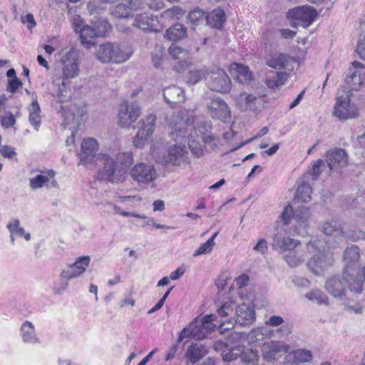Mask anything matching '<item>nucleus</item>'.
<instances>
[{"instance_id":"1","label":"nucleus","mask_w":365,"mask_h":365,"mask_svg":"<svg viewBox=\"0 0 365 365\" xmlns=\"http://www.w3.org/2000/svg\"><path fill=\"white\" fill-rule=\"evenodd\" d=\"M167 121L171 128L170 137L176 142L188 140V146L193 155L201 157L204 154V145L194 139L192 133L188 132V126L195 121L193 111L182 109L167 118Z\"/></svg>"},{"instance_id":"2","label":"nucleus","mask_w":365,"mask_h":365,"mask_svg":"<svg viewBox=\"0 0 365 365\" xmlns=\"http://www.w3.org/2000/svg\"><path fill=\"white\" fill-rule=\"evenodd\" d=\"M61 75L53 77V85L57 88L53 93L56 100L63 103L67 101L68 96L64 94L69 87L70 80L77 77L79 74V61L76 53L73 50L65 53L61 58Z\"/></svg>"},{"instance_id":"3","label":"nucleus","mask_w":365,"mask_h":365,"mask_svg":"<svg viewBox=\"0 0 365 365\" xmlns=\"http://www.w3.org/2000/svg\"><path fill=\"white\" fill-rule=\"evenodd\" d=\"M328 249L335 248L336 245H331L329 240L327 242L316 239L311 240L307 245V250L309 252H314L312 257L307 262L309 269L315 275H320L325 270L329 269L333 264L334 259L332 256L326 251V247Z\"/></svg>"},{"instance_id":"4","label":"nucleus","mask_w":365,"mask_h":365,"mask_svg":"<svg viewBox=\"0 0 365 365\" xmlns=\"http://www.w3.org/2000/svg\"><path fill=\"white\" fill-rule=\"evenodd\" d=\"M353 276V269L347 265L343 272L342 278L330 277L325 283V288L331 295L340 300L345 299L346 287L352 292L360 294L362 292V281L359 277Z\"/></svg>"},{"instance_id":"5","label":"nucleus","mask_w":365,"mask_h":365,"mask_svg":"<svg viewBox=\"0 0 365 365\" xmlns=\"http://www.w3.org/2000/svg\"><path fill=\"white\" fill-rule=\"evenodd\" d=\"M73 26L75 31L79 33L81 43L87 45L93 44L96 38L104 36L111 29L106 20L99 19L86 25L79 16L73 19Z\"/></svg>"},{"instance_id":"6","label":"nucleus","mask_w":365,"mask_h":365,"mask_svg":"<svg viewBox=\"0 0 365 365\" xmlns=\"http://www.w3.org/2000/svg\"><path fill=\"white\" fill-rule=\"evenodd\" d=\"M100 168L98 172V178L106 182L118 184L125 181L127 172L119 168L115 158L107 153L99 154L96 157Z\"/></svg>"},{"instance_id":"7","label":"nucleus","mask_w":365,"mask_h":365,"mask_svg":"<svg viewBox=\"0 0 365 365\" xmlns=\"http://www.w3.org/2000/svg\"><path fill=\"white\" fill-rule=\"evenodd\" d=\"M96 56L102 63H120L129 59L131 52L124 46L122 47L112 43H106L99 46Z\"/></svg>"},{"instance_id":"8","label":"nucleus","mask_w":365,"mask_h":365,"mask_svg":"<svg viewBox=\"0 0 365 365\" xmlns=\"http://www.w3.org/2000/svg\"><path fill=\"white\" fill-rule=\"evenodd\" d=\"M151 154L156 162L162 164H171L179 165L186 160V146L185 145H175L167 151L163 148H151Z\"/></svg>"},{"instance_id":"9","label":"nucleus","mask_w":365,"mask_h":365,"mask_svg":"<svg viewBox=\"0 0 365 365\" xmlns=\"http://www.w3.org/2000/svg\"><path fill=\"white\" fill-rule=\"evenodd\" d=\"M236 319L229 318L220 322L221 329L223 330L231 329L235 324L240 326H246L252 324L255 320V311L251 304H242L235 309Z\"/></svg>"},{"instance_id":"10","label":"nucleus","mask_w":365,"mask_h":365,"mask_svg":"<svg viewBox=\"0 0 365 365\" xmlns=\"http://www.w3.org/2000/svg\"><path fill=\"white\" fill-rule=\"evenodd\" d=\"M140 114L141 108L138 105L125 101L119 105L118 124L122 128H130Z\"/></svg>"},{"instance_id":"11","label":"nucleus","mask_w":365,"mask_h":365,"mask_svg":"<svg viewBox=\"0 0 365 365\" xmlns=\"http://www.w3.org/2000/svg\"><path fill=\"white\" fill-rule=\"evenodd\" d=\"M132 179L138 184H148L158 176L157 170L150 163H138L130 171Z\"/></svg>"},{"instance_id":"12","label":"nucleus","mask_w":365,"mask_h":365,"mask_svg":"<svg viewBox=\"0 0 365 365\" xmlns=\"http://www.w3.org/2000/svg\"><path fill=\"white\" fill-rule=\"evenodd\" d=\"M334 115L340 120H347L357 117L359 110L354 104L351 103L350 96L344 94L336 98Z\"/></svg>"},{"instance_id":"13","label":"nucleus","mask_w":365,"mask_h":365,"mask_svg":"<svg viewBox=\"0 0 365 365\" xmlns=\"http://www.w3.org/2000/svg\"><path fill=\"white\" fill-rule=\"evenodd\" d=\"M309 215V210L307 207L302 206L293 211L292 207L289 205L284 208L282 212L279 217L277 222L279 223V222H282L284 225H287L292 216L293 219L299 223V226L306 227Z\"/></svg>"},{"instance_id":"14","label":"nucleus","mask_w":365,"mask_h":365,"mask_svg":"<svg viewBox=\"0 0 365 365\" xmlns=\"http://www.w3.org/2000/svg\"><path fill=\"white\" fill-rule=\"evenodd\" d=\"M209 74L207 86L210 90L220 93H228L230 91L232 83L224 70L217 68Z\"/></svg>"},{"instance_id":"15","label":"nucleus","mask_w":365,"mask_h":365,"mask_svg":"<svg viewBox=\"0 0 365 365\" xmlns=\"http://www.w3.org/2000/svg\"><path fill=\"white\" fill-rule=\"evenodd\" d=\"M317 16V11L309 6H298L287 13L289 19L297 21L304 28L309 27L315 21Z\"/></svg>"},{"instance_id":"16","label":"nucleus","mask_w":365,"mask_h":365,"mask_svg":"<svg viewBox=\"0 0 365 365\" xmlns=\"http://www.w3.org/2000/svg\"><path fill=\"white\" fill-rule=\"evenodd\" d=\"M209 115L213 119L226 123L231 118V111L227 103L221 98H214L207 103Z\"/></svg>"},{"instance_id":"17","label":"nucleus","mask_w":365,"mask_h":365,"mask_svg":"<svg viewBox=\"0 0 365 365\" xmlns=\"http://www.w3.org/2000/svg\"><path fill=\"white\" fill-rule=\"evenodd\" d=\"M35 177L29 179V186L32 190H38L46 187V188H57L58 184L55 178L56 173L51 170H39Z\"/></svg>"},{"instance_id":"18","label":"nucleus","mask_w":365,"mask_h":365,"mask_svg":"<svg viewBox=\"0 0 365 365\" xmlns=\"http://www.w3.org/2000/svg\"><path fill=\"white\" fill-rule=\"evenodd\" d=\"M212 332L209 328L197 320H194L185 327L180 333L178 342L182 341L185 338L192 337L197 340L205 339L207 335Z\"/></svg>"},{"instance_id":"19","label":"nucleus","mask_w":365,"mask_h":365,"mask_svg":"<svg viewBox=\"0 0 365 365\" xmlns=\"http://www.w3.org/2000/svg\"><path fill=\"white\" fill-rule=\"evenodd\" d=\"M91 259L88 256L78 257L72 264L63 269L60 277L67 279L77 278L83 274L90 264Z\"/></svg>"},{"instance_id":"20","label":"nucleus","mask_w":365,"mask_h":365,"mask_svg":"<svg viewBox=\"0 0 365 365\" xmlns=\"http://www.w3.org/2000/svg\"><path fill=\"white\" fill-rule=\"evenodd\" d=\"M301 244L299 240L291 238L287 236H283L279 232L274 235L272 242V247L273 250L278 252L284 255L288 252L294 250Z\"/></svg>"},{"instance_id":"21","label":"nucleus","mask_w":365,"mask_h":365,"mask_svg":"<svg viewBox=\"0 0 365 365\" xmlns=\"http://www.w3.org/2000/svg\"><path fill=\"white\" fill-rule=\"evenodd\" d=\"M327 161L331 170L340 171L348 165V155L342 148H334L327 153Z\"/></svg>"},{"instance_id":"22","label":"nucleus","mask_w":365,"mask_h":365,"mask_svg":"<svg viewBox=\"0 0 365 365\" xmlns=\"http://www.w3.org/2000/svg\"><path fill=\"white\" fill-rule=\"evenodd\" d=\"M289 346L280 341H270L262 346V355L267 361H272L277 359V354L280 352L287 353Z\"/></svg>"},{"instance_id":"23","label":"nucleus","mask_w":365,"mask_h":365,"mask_svg":"<svg viewBox=\"0 0 365 365\" xmlns=\"http://www.w3.org/2000/svg\"><path fill=\"white\" fill-rule=\"evenodd\" d=\"M98 144L94 138L84 139L81 143V150L78 154L80 164L86 165L91 163L96 158Z\"/></svg>"},{"instance_id":"24","label":"nucleus","mask_w":365,"mask_h":365,"mask_svg":"<svg viewBox=\"0 0 365 365\" xmlns=\"http://www.w3.org/2000/svg\"><path fill=\"white\" fill-rule=\"evenodd\" d=\"M143 9L141 0H124L123 2L115 6L111 11L113 16L116 18H128L133 11Z\"/></svg>"},{"instance_id":"25","label":"nucleus","mask_w":365,"mask_h":365,"mask_svg":"<svg viewBox=\"0 0 365 365\" xmlns=\"http://www.w3.org/2000/svg\"><path fill=\"white\" fill-rule=\"evenodd\" d=\"M322 231L328 237L327 240H323L325 242L329 240V242L333 245L331 242V237L336 245L345 240V232L343 231L341 225L336 221L324 222Z\"/></svg>"},{"instance_id":"26","label":"nucleus","mask_w":365,"mask_h":365,"mask_svg":"<svg viewBox=\"0 0 365 365\" xmlns=\"http://www.w3.org/2000/svg\"><path fill=\"white\" fill-rule=\"evenodd\" d=\"M163 97L165 102L174 106L178 103H183L185 100L184 91L176 86H169L163 90Z\"/></svg>"},{"instance_id":"27","label":"nucleus","mask_w":365,"mask_h":365,"mask_svg":"<svg viewBox=\"0 0 365 365\" xmlns=\"http://www.w3.org/2000/svg\"><path fill=\"white\" fill-rule=\"evenodd\" d=\"M239 103H245L246 109L257 112L263 107L264 99L261 96H255L252 94L242 93L237 97Z\"/></svg>"},{"instance_id":"28","label":"nucleus","mask_w":365,"mask_h":365,"mask_svg":"<svg viewBox=\"0 0 365 365\" xmlns=\"http://www.w3.org/2000/svg\"><path fill=\"white\" fill-rule=\"evenodd\" d=\"M20 336L22 341L26 344H40L41 340L38 337L34 325L29 321H25L20 328Z\"/></svg>"},{"instance_id":"29","label":"nucleus","mask_w":365,"mask_h":365,"mask_svg":"<svg viewBox=\"0 0 365 365\" xmlns=\"http://www.w3.org/2000/svg\"><path fill=\"white\" fill-rule=\"evenodd\" d=\"M287 76L286 72L269 71L266 73L265 83L271 89L278 88L285 83Z\"/></svg>"},{"instance_id":"30","label":"nucleus","mask_w":365,"mask_h":365,"mask_svg":"<svg viewBox=\"0 0 365 365\" xmlns=\"http://www.w3.org/2000/svg\"><path fill=\"white\" fill-rule=\"evenodd\" d=\"M207 354V349L205 346L197 343H192L187 347L185 353V356L190 362L195 364Z\"/></svg>"},{"instance_id":"31","label":"nucleus","mask_w":365,"mask_h":365,"mask_svg":"<svg viewBox=\"0 0 365 365\" xmlns=\"http://www.w3.org/2000/svg\"><path fill=\"white\" fill-rule=\"evenodd\" d=\"M195 121L196 116L195 115V121L191 124V127L188 126V132H194L197 137L200 136L202 138L205 134L212 130V124L210 120L198 119L197 122Z\"/></svg>"},{"instance_id":"32","label":"nucleus","mask_w":365,"mask_h":365,"mask_svg":"<svg viewBox=\"0 0 365 365\" xmlns=\"http://www.w3.org/2000/svg\"><path fill=\"white\" fill-rule=\"evenodd\" d=\"M273 336V331L267 327H259L253 329L247 335L249 344H255L263 341L266 338H271Z\"/></svg>"},{"instance_id":"33","label":"nucleus","mask_w":365,"mask_h":365,"mask_svg":"<svg viewBox=\"0 0 365 365\" xmlns=\"http://www.w3.org/2000/svg\"><path fill=\"white\" fill-rule=\"evenodd\" d=\"M29 120L30 123L35 128L36 130H38V128L41 123V108L37 101L36 96H32V103L31 106L29 107Z\"/></svg>"},{"instance_id":"34","label":"nucleus","mask_w":365,"mask_h":365,"mask_svg":"<svg viewBox=\"0 0 365 365\" xmlns=\"http://www.w3.org/2000/svg\"><path fill=\"white\" fill-rule=\"evenodd\" d=\"M157 21L158 19L156 17H154L153 15L145 13L135 17L134 25L143 30L152 31L154 29Z\"/></svg>"},{"instance_id":"35","label":"nucleus","mask_w":365,"mask_h":365,"mask_svg":"<svg viewBox=\"0 0 365 365\" xmlns=\"http://www.w3.org/2000/svg\"><path fill=\"white\" fill-rule=\"evenodd\" d=\"M289 56L284 53H275L266 58V64L274 69L284 68L288 63Z\"/></svg>"},{"instance_id":"36","label":"nucleus","mask_w":365,"mask_h":365,"mask_svg":"<svg viewBox=\"0 0 365 365\" xmlns=\"http://www.w3.org/2000/svg\"><path fill=\"white\" fill-rule=\"evenodd\" d=\"M282 257L290 267H296L304 263L306 256L304 252L294 249L284 254Z\"/></svg>"},{"instance_id":"37","label":"nucleus","mask_w":365,"mask_h":365,"mask_svg":"<svg viewBox=\"0 0 365 365\" xmlns=\"http://www.w3.org/2000/svg\"><path fill=\"white\" fill-rule=\"evenodd\" d=\"M232 70L236 72V79L241 83H247L252 80V73L247 66L238 63L232 65Z\"/></svg>"},{"instance_id":"38","label":"nucleus","mask_w":365,"mask_h":365,"mask_svg":"<svg viewBox=\"0 0 365 365\" xmlns=\"http://www.w3.org/2000/svg\"><path fill=\"white\" fill-rule=\"evenodd\" d=\"M205 18L207 24L212 28H220L225 21V12L220 9L213 10Z\"/></svg>"},{"instance_id":"39","label":"nucleus","mask_w":365,"mask_h":365,"mask_svg":"<svg viewBox=\"0 0 365 365\" xmlns=\"http://www.w3.org/2000/svg\"><path fill=\"white\" fill-rule=\"evenodd\" d=\"M187 29L181 24H175L167 29L165 36L170 41H176L186 36Z\"/></svg>"},{"instance_id":"40","label":"nucleus","mask_w":365,"mask_h":365,"mask_svg":"<svg viewBox=\"0 0 365 365\" xmlns=\"http://www.w3.org/2000/svg\"><path fill=\"white\" fill-rule=\"evenodd\" d=\"M6 227L9 231L10 234L15 235L17 237H24L26 241H29L31 235L29 233H26L24 229L20 226V221L19 219L15 218L10 221Z\"/></svg>"},{"instance_id":"41","label":"nucleus","mask_w":365,"mask_h":365,"mask_svg":"<svg viewBox=\"0 0 365 365\" xmlns=\"http://www.w3.org/2000/svg\"><path fill=\"white\" fill-rule=\"evenodd\" d=\"M312 188L311 185L302 180L297 190L295 200H297L298 202H309L312 198Z\"/></svg>"},{"instance_id":"42","label":"nucleus","mask_w":365,"mask_h":365,"mask_svg":"<svg viewBox=\"0 0 365 365\" xmlns=\"http://www.w3.org/2000/svg\"><path fill=\"white\" fill-rule=\"evenodd\" d=\"M207 69L205 68H192L189 70L186 77V83L188 85H195L205 78L208 75Z\"/></svg>"},{"instance_id":"43","label":"nucleus","mask_w":365,"mask_h":365,"mask_svg":"<svg viewBox=\"0 0 365 365\" xmlns=\"http://www.w3.org/2000/svg\"><path fill=\"white\" fill-rule=\"evenodd\" d=\"M156 120L157 117L155 114H148L144 118H143L139 122V124L140 125L139 129L152 135L155 128Z\"/></svg>"},{"instance_id":"44","label":"nucleus","mask_w":365,"mask_h":365,"mask_svg":"<svg viewBox=\"0 0 365 365\" xmlns=\"http://www.w3.org/2000/svg\"><path fill=\"white\" fill-rule=\"evenodd\" d=\"M292 356L293 361L296 363L309 362L312 360V354L309 350L304 349H298L292 351L289 354Z\"/></svg>"},{"instance_id":"45","label":"nucleus","mask_w":365,"mask_h":365,"mask_svg":"<svg viewBox=\"0 0 365 365\" xmlns=\"http://www.w3.org/2000/svg\"><path fill=\"white\" fill-rule=\"evenodd\" d=\"M305 297L312 302H315L319 305H328V297L320 289H313L305 294Z\"/></svg>"},{"instance_id":"46","label":"nucleus","mask_w":365,"mask_h":365,"mask_svg":"<svg viewBox=\"0 0 365 365\" xmlns=\"http://www.w3.org/2000/svg\"><path fill=\"white\" fill-rule=\"evenodd\" d=\"M117 163L120 165L119 168L127 169L133 163V155L132 152L124 151L118 153L115 158Z\"/></svg>"},{"instance_id":"47","label":"nucleus","mask_w":365,"mask_h":365,"mask_svg":"<svg viewBox=\"0 0 365 365\" xmlns=\"http://www.w3.org/2000/svg\"><path fill=\"white\" fill-rule=\"evenodd\" d=\"M218 232H216L212 234L210 238H209L205 243L202 244L194 252L193 256H199L205 254L210 253L215 243V239L217 236Z\"/></svg>"},{"instance_id":"48","label":"nucleus","mask_w":365,"mask_h":365,"mask_svg":"<svg viewBox=\"0 0 365 365\" xmlns=\"http://www.w3.org/2000/svg\"><path fill=\"white\" fill-rule=\"evenodd\" d=\"M241 360L246 364H256L259 360L258 351L256 349H245L242 346V354H240Z\"/></svg>"},{"instance_id":"49","label":"nucleus","mask_w":365,"mask_h":365,"mask_svg":"<svg viewBox=\"0 0 365 365\" xmlns=\"http://www.w3.org/2000/svg\"><path fill=\"white\" fill-rule=\"evenodd\" d=\"M360 257L359 248L356 245L348 247L344 252V260L347 264L357 262Z\"/></svg>"},{"instance_id":"50","label":"nucleus","mask_w":365,"mask_h":365,"mask_svg":"<svg viewBox=\"0 0 365 365\" xmlns=\"http://www.w3.org/2000/svg\"><path fill=\"white\" fill-rule=\"evenodd\" d=\"M185 11L179 6H174L163 11L161 16L168 20H178L185 14Z\"/></svg>"},{"instance_id":"51","label":"nucleus","mask_w":365,"mask_h":365,"mask_svg":"<svg viewBox=\"0 0 365 365\" xmlns=\"http://www.w3.org/2000/svg\"><path fill=\"white\" fill-rule=\"evenodd\" d=\"M346 82L349 85V87L351 90H359L360 86L362 83V79L360 73L358 71L353 72L350 76H346Z\"/></svg>"},{"instance_id":"52","label":"nucleus","mask_w":365,"mask_h":365,"mask_svg":"<svg viewBox=\"0 0 365 365\" xmlns=\"http://www.w3.org/2000/svg\"><path fill=\"white\" fill-rule=\"evenodd\" d=\"M240 354H242V346H236L223 351L222 356L224 361H232L240 356Z\"/></svg>"},{"instance_id":"53","label":"nucleus","mask_w":365,"mask_h":365,"mask_svg":"<svg viewBox=\"0 0 365 365\" xmlns=\"http://www.w3.org/2000/svg\"><path fill=\"white\" fill-rule=\"evenodd\" d=\"M169 53L175 60H181L189 57L188 51L176 44H172L169 48Z\"/></svg>"},{"instance_id":"54","label":"nucleus","mask_w":365,"mask_h":365,"mask_svg":"<svg viewBox=\"0 0 365 365\" xmlns=\"http://www.w3.org/2000/svg\"><path fill=\"white\" fill-rule=\"evenodd\" d=\"M205 17H206L205 13L198 8L190 11L187 16V19L195 25L199 24Z\"/></svg>"},{"instance_id":"55","label":"nucleus","mask_w":365,"mask_h":365,"mask_svg":"<svg viewBox=\"0 0 365 365\" xmlns=\"http://www.w3.org/2000/svg\"><path fill=\"white\" fill-rule=\"evenodd\" d=\"M345 232V240L353 242L365 240V232L361 230H349Z\"/></svg>"},{"instance_id":"56","label":"nucleus","mask_w":365,"mask_h":365,"mask_svg":"<svg viewBox=\"0 0 365 365\" xmlns=\"http://www.w3.org/2000/svg\"><path fill=\"white\" fill-rule=\"evenodd\" d=\"M201 139L205 145L210 146L212 149L217 148L218 145L220 144L219 138L216 137L212 133V130L205 134Z\"/></svg>"},{"instance_id":"57","label":"nucleus","mask_w":365,"mask_h":365,"mask_svg":"<svg viewBox=\"0 0 365 365\" xmlns=\"http://www.w3.org/2000/svg\"><path fill=\"white\" fill-rule=\"evenodd\" d=\"M151 135L145 131L139 129L138 133L133 138V143L135 147L136 148H142L145 143L147 141L148 138Z\"/></svg>"},{"instance_id":"58","label":"nucleus","mask_w":365,"mask_h":365,"mask_svg":"<svg viewBox=\"0 0 365 365\" xmlns=\"http://www.w3.org/2000/svg\"><path fill=\"white\" fill-rule=\"evenodd\" d=\"M234 304L232 302L223 304L217 311L220 317H227L234 312Z\"/></svg>"},{"instance_id":"59","label":"nucleus","mask_w":365,"mask_h":365,"mask_svg":"<svg viewBox=\"0 0 365 365\" xmlns=\"http://www.w3.org/2000/svg\"><path fill=\"white\" fill-rule=\"evenodd\" d=\"M324 165L322 160L319 159L314 163L311 169L309 170L308 175H309L313 180L317 179L322 173L321 167Z\"/></svg>"},{"instance_id":"60","label":"nucleus","mask_w":365,"mask_h":365,"mask_svg":"<svg viewBox=\"0 0 365 365\" xmlns=\"http://www.w3.org/2000/svg\"><path fill=\"white\" fill-rule=\"evenodd\" d=\"M192 64V59L190 57H187L184 59L180 60L174 66L173 70L178 72L182 73L185 71L186 69L190 68Z\"/></svg>"},{"instance_id":"61","label":"nucleus","mask_w":365,"mask_h":365,"mask_svg":"<svg viewBox=\"0 0 365 365\" xmlns=\"http://www.w3.org/2000/svg\"><path fill=\"white\" fill-rule=\"evenodd\" d=\"M59 278L60 281L56 282L53 288V292L56 294H61L66 291L68 285L69 279L61 278L60 277Z\"/></svg>"},{"instance_id":"62","label":"nucleus","mask_w":365,"mask_h":365,"mask_svg":"<svg viewBox=\"0 0 365 365\" xmlns=\"http://www.w3.org/2000/svg\"><path fill=\"white\" fill-rule=\"evenodd\" d=\"M16 123V119L11 112L8 111L5 115L1 116V125L6 128L14 126Z\"/></svg>"},{"instance_id":"63","label":"nucleus","mask_w":365,"mask_h":365,"mask_svg":"<svg viewBox=\"0 0 365 365\" xmlns=\"http://www.w3.org/2000/svg\"><path fill=\"white\" fill-rule=\"evenodd\" d=\"M163 50L161 48H156L155 52L152 54V62L153 66L158 68L163 63Z\"/></svg>"},{"instance_id":"64","label":"nucleus","mask_w":365,"mask_h":365,"mask_svg":"<svg viewBox=\"0 0 365 365\" xmlns=\"http://www.w3.org/2000/svg\"><path fill=\"white\" fill-rule=\"evenodd\" d=\"M0 154L4 158L11 159L16 155V149L9 145L0 147Z\"/></svg>"}]
</instances>
